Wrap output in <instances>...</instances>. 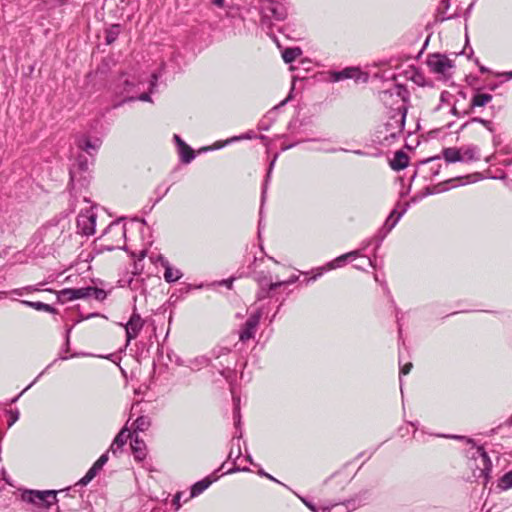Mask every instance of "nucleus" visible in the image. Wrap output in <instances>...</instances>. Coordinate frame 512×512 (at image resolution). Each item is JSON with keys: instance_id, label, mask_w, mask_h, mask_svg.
Wrapping results in <instances>:
<instances>
[{"instance_id": "obj_5", "label": "nucleus", "mask_w": 512, "mask_h": 512, "mask_svg": "<svg viewBox=\"0 0 512 512\" xmlns=\"http://www.w3.org/2000/svg\"><path fill=\"white\" fill-rule=\"evenodd\" d=\"M56 495V491L53 490H27L22 493L21 498L24 502L32 503L39 507L50 508L53 504L57 502Z\"/></svg>"}, {"instance_id": "obj_43", "label": "nucleus", "mask_w": 512, "mask_h": 512, "mask_svg": "<svg viewBox=\"0 0 512 512\" xmlns=\"http://www.w3.org/2000/svg\"><path fill=\"white\" fill-rule=\"evenodd\" d=\"M24 291H26V292H34V291H40V289L37 286H27V287L20 288V289H14L12 291V293H14L16 295H23Z\"/></svg>"}, {"instance_id": "obj_11", "label": "nucleus", "mask_w": 512, "mask_h": 512, "mask_svg": "<svg viewBox=\"0 0 512 512\" xmlns=\"http://www.w3.org/2000/svg\"><path fill=\"white\" fill-rule=\"evenodd\" d=\"M406 210H403L402 212L398 213L396 217L394 218L395 214L397 213L396 210H393L387 220L385 221L383 227L380 229L379 233L381 234L379 238V242H381L386 235L395 227L397 222L400 220V218L403 216Z\"/></svg>"}, {"instance_id": "obj_54", "label": "nucleus", "mask_w": 512, "mask_h": 512, "mask_svg": "<svg viewBox=\"0 0 512 512\" xmlns=\"http://www.w3.org/2000/svg\"><path fill=\"white\" fill-rule=\"evenodd\" d=\"M151 81H150V92H153L154 88L156 87L157 85V81H158V78H159V74L157 73H153L152 76H151Z\"/></svg>"}, {"instance_id": "obj_21", "label": "nucleus", "mask_w": 512, "mask_h": 512, "mask_svg": "<svg viewBox=\"0 0 512 512\" xmlns=\"http://www.w3.org/2000/svg\"><path fill=\"white\" fill-rule=\"evenodd\" d=\"M442 155L447 163L462 162V151L460 148L449 147L442 151Z\"/></svg>"}, {"instance_id": "obj_42", "label": "nucleus", "mask_w": 512, "mask_h": 512, "mask_svg": "<svg viewBox=\"0 0 512 512\" xmlns=\"http://www.w3.org/2000/svg\"><path fill=\"white\" fill-rule=\"evenodd\" d=\"M301 501L313 512H320L319 509L310 501L306 500L305 498H301ZM336 505H332L331 507H323L321 508V512H326L327 510L335 508Z\"/></svg>"}, {"instance_id": "obj_44", "label": "nucleus", "mask_w": 512, "mask_h": 512, "mask_svg": "<svg viewBox=\"0 0 512 512\" xmlns=\"http://www.w3.org/2000/svg\"><path fill=\"white\" fill-rule=\"evenodd\" d=\"M272 290H269L268 288H259V291L257 292V300L261 301L268 297H270V292Z\"/></svg>"}, {"instance_id": "obj_34", "label": "nucleus", "mask_w": 512, "mask_h": 512, "mask_svg": "<svg viewBox=\"0 0 512 512\" xmlns=\"http://www.w3.org/2000/svg\"><path fill=\"white\" fill-rule=\"evenodd\" d=\"M275 161H276V157L270 162L269 169H268V172H267V175H266V179H265L264 184H263L262 195H261V202L262 203H264V200H265V197H266L268 181L270 179L271 172H272V169H273ZM262 206H263V204H261V207ZM260 215H262V208L260 209Z\"/></svg>"}, {"instance_id": "obj_13", "label": "nucleus", "mask_w": 512, "mask_h": 512, "mask_svg": "<svg viewBox=\"0 0 512 512\" xmlns=\"http://www.w3.org/2000/svg\"><path fill=\"white\" fill-rule=\"evenodd\" d=\"M131 449L135 460L142 461L146 457V445L145 442L138 436L131 438Z\"/></svg>"}, {"instance_id": "obj_1", "label": "nucleus", "mask_w": 512, "mask_h": 512, "mask_svg": "<svg viewBox=\"0 0 512 512\" xmlns=\"http://www.w3.org/2000/svg\"><path fill=\"white\" fill-rule=\"evenodd\" d=\"M394 93L397 95V97L401 98L402 103L395 109H391L389 118L384 124L383 129L378 131L380 135V143L386 146L390 145L402 134L407 114V107L405 106L404 102L408 98V90L403 86L396 85L394 90L384 91L383 95L392 96Z\"/></svg>"}, {"instance_id": "obj_50", "label": "nucleus", "mask_w": 512, "mask_h": 512, "mask_svg": "<svg viewBox=\"0 0 512 512\" xmlns=\"http://www.w3.org/2000/svg\"><path fill=\"white\" fill-rule=\"evenodd\" d=\"M298 279H299L298 275H292L287 280L278 281V283H281V286L291 285V284H294L295 282H297Z\"/></svg>"}, {"instance_id": "obj_30", "label": "nucleus", "mask_w": 512, "mask_h": 512, "mask_svg": "<svg viewBox=\"0 0 512 512\" xmlns=\"http://www.w3.org/2000/svg\"><path fill=\"white\" fill-rule=\"evenodd\" d=\"M301 54L302 50L299 47L287 48L282 52V58L285 63H292Z\"/></svg>"}, {"instance_id": "obj_10", "label": "nucleus", "mask_w": 512, "mask_h": 512, "mask_svg": "<svg viewBox=\"0 0 512 512\" xmlns=\"http://www.w3.org/2000/svg\"><path fill=\"white\" fill-rule=\"evenodd\" d=\"M217 479H218V476H215V477L208 476V477L196 482L195 484H193L191 487L190 495L188 498L185 499V501H188L189 499L199 496Z\"/></svg>"}, {"instance_id": "obj_20", "label": "nucleus", "mask_w": 512, "mask_h": 512, "mask_svg": "<svg viewBox=\"0 0 512 512\" xmlns=\"http://www.w3.org/2000/svg\"><path fill=\"white\" fill-rule=\"evenodd\" d=\"M366 495L367 492L365 491L343 502L342 505L346 508L344 512H350L360 507L367 499Z\"/></svg>"}, {"instance_id": "obj_57", "label": "nucleus", "mask_w": 512, "mask_h": 512, "mask_svg": "<svg viewBox=\"0 0 512 512\" xmlns=\"http://www.w3.org/2000/svg\"><path fill=\"white\" fill-rule=\"evenodd\" d=\"M448 437L449 438H453V439H457V440H464L467 443L472 444L473 446H475L474 441L472 439H470V438L465 437V436L451 435V436H448Z\"/></svg>"}, {"instance_id": "obj_12", "label": "nucleus", "mask_w": 512, "mask_h": 512, "mask_svg": "<svg viewBox=\"0 0 512 512\" xmlns=\"http://www.w3.org/2000/svg\"><path fill=\"white\" fill-rule=\"evenodd\" d=\"M76 143L79 149L91 154L98 150L101 141L99 139L91 140L88 136L82 135L77 139Z\"/></svg>"}, {"instance_id": "obj_17", "label": "nucleus", "mask_w": 512, "mask_h": 512, "mask_svg": "<svg viewBox=\"0 0 512 512\" xmlns=\"http://www.w3.org/2000/svg\"><path fill=\"white\" fill-rule=\"evenodd\" d=\"M409 157L408 155L399 150L394 154L393 159L390 161V166L395 171H400L408 166Z\"/></svg>"}, {"instance_id": "obj_52", "label": "nucleus", "mask_w": 512, "mask_h": 512, "mask_svg": "<svg viewBox=\"0 0 512 512\" xmlns=\"http://www.w3.org/2000/svg\"><path fill=\"white\" fill-rule=\"evenodd\" d=\"M258 475L261 476V477H266L267 479L271 480V481H274V482H277V483H280V481H278L276 478H274L272 475L268 474L267 472H265L262 468H260L258 470Z\"/></svg>"}, {"instance_id": "obj_4", "label": "nucleus", "mask_w": 512, "mask_h": 512, "mask_svg": "<svg viewBox=\"0 0 512 512\" xmlns=\"http://www.w3.org/2000/svg\"><path fill=\"white\" fill-rule=\"evenodd\" d=\"M110 237L114 238V242L104 245V249L112 251L114 249L123 248L124 241L126 238V227L121 225L119 221L112 222L104 231L101 239L104 242H109Z\"/></svg>"}, {"instance_id": "obj_32", "label": "nucleus", "mask_w": 512, "mask_h": 512, "mask_svg": "<svg viewBox=\"0 0 512 512\" xmlns=\"http://www.w3.org/2000/svg\"><path fill=\"white\" fill-rule=\"evenodd\" d=\"M121 31V26L119 24H113L106 30L105 40L106 43L112 44L118 37Z\"/></svg>"}, {"instance_id": "obj_51", "label": "nucleus", "mask_w": 512, "mask_h": 512, "mask_svg": "<svg viewBox=\"0 0 512 512\" xmlns=\"http://www.w3.org/2000/svg\"><path fill=\"white\" fill-rule=\"evenodd\" d=\"M241 456V449H240V446L238 445V449H237V452L234 453L233 449L230 450L229 454H228V459L229 460H236L238 459L239 457Z\"/></svg>"}, {"instance_id": "obj_62", "label": "nucleus", "mask_w": 512, "mask_h": 512, "mask_svg": "<svg viewBox=\"0 0 512 512\" xmlns=\"http://www.w3.org/2000/svg\"><path fill=\"white\" fill-rule=\"evenodd\" d=\"M110 451L108 450L107 452L103 453L97 460V462H99L102 466H104L107 461H108V453Z\"/></svg>"}, {"instance_id": "obj_29", "label": "nucleus", "mask_w": 512, "mask_h": 512, "mask_svg": "<svg viewBox=\"0 0 512 512\" xmlns=\"http://www.w3.org/2000/svg\"><path fill=\"white\" fill-rule=\"evenodd\" d=\"M65 223L49 224L43 228L44 235L47 238L53 237L56 234H62L65 230Z\"/></svg>"}, {"instance_id": "obj_56", "label": "nucleus", "mask_w": 512, "mask_h": 512, "mask_svg": "<svg viewBox=\"0 0 512 512\" xmlns=\"http://www.w3.org/2000/svg\"><path fill=\"white\" fill-rule=\"evenodd\" d=\"M239 471H242V472H250V469H249L248 467L240 468V467L234 466L233 468L229 469V470L226 472V474H232V473L239 472Z\"/></svg>"}, {"instance_id": "obj_48", "label": "nucleus", "mask_w": 512, "mask_h": 512, "mask_svg": "<svg viewBox=\"0 0 512 512\" xmlns=\"http://www.w3.org/2000/svg\"><path fill=\"white\" fill-rule=\"evenodd\" d=\"M78 168L79 170L81 171H87L88 170V163H87V159L83 156H79L78 158Z\"/></svg>"}, {"instance_id": "obj_6", "label": "nucleus", "mask_w": 512, "mask_h": 512, "mask_svg": "<svg viewBox=\"0 0 512 512\" xmlns=\"http://www.w3.org/2000/svg\"><path fill=\"white\" fill-rule=\"evenodd\" d=\"M429 69L436 74L446 76L448 71L453 67L452 61L445 55L432 54L427 59Z\"/></svg>"}, {"instance_id": "obj_18", "label": "nucleus", "mask_w": 512, "mask_h": 512, "mask_svg": "<svg viewBox=\"0 0 512 512\" xmlns=\"http://www.w3.org/2000/svg\"><path fill=\"white\" fill-rule=\"evenodd\" d=\"M254 280L257 282L259 288H268L269 290H275L281 287V283L272 282L271 277L264 274L263 272L256 273L254 276Z\"/></svg>"}, {"instance_id": "obj_2", "label": "nucleus", "mask_w": 512, "mask_h": 512, "mask_svg": "<svg viewBox=\"0 0 512 512\" xmlns=\"http://www.w3.org/2000/svg\"><path fill=\"white\" fill-rule=\"evenodd\" d=\"M261 26L263 29L270 30L273 21L280 22L286 19L287 9L281 2L275 0H261Z\"/></svg>"}, {"instance_id": "obj_59", "label": "nucleus", "mask_w": 512, "mask_h": 512, "mask_svg": "<svg viewBox=\"0 0 512 512\" xmlns=\"http://www.w3.org/2000/svg\"><path fill=\"white\" fill-rule=\"evenodd\" d=\"M481 124H482L483 126H485V127H486V129H487L489 132H491V133H493V132H494V127H493V124H492V122H491V121L486 120V119H483V121L481 122Z\"/></svg>"}, {"instance_id": "obj_45", "label": "nucleus", "mask_w": 512, "mask_h": 512, "mask_svg": "<svg viewBox=\"0 0 512 512\" xmlns=\"http://www.w3.org/2000/svg\"><path fill=\"white\" fill-rule=\"evenodd\" d=\"M8 413L10 416V420L8 422V427H11L19 419L20 413L17 409L10 410V411H8Z\"/></svg>"}, {"instance_id": "obj_33", "label": "nucleus", "mask_w": 512, "mask_h": 512, "mask_svg": "<svg viewBox=\"0 0 512 512\" xmlns=\"http://www.w3.org/2000/svg\"><path fill=\"white\" fill-rule=\"evenodd\" d=\"M150 425L151 420L148 416H139L134 422L135 431L144 432L150 427Z\"/></svg>"}, {"instance_id": "obj_9", "label": "nucleus", "mask_w": 512, "mask_h": 512, "mask_svg": "<svg viewBox=\"0 0 512 512\" xmlns=\"http://www.w3.org/2000/svg\"><path fill=\"white\" fill-rule=\"evenodd\" d=\"M96 227V214L92 211L86 210L85 213L81 212L77 217L78 232L85 236H90L95 233Z\"/></svg>"}, {"instance_id": "obj_7", "label": "nucleus", "mask_w": 512, "mask_h": 512, "mask_svg": "<svg viewBox=\"0 0 512 512\" xmlns=\"http://www.w3.org/2000/svg\"><path fill=\"white\" fill-rule=\"evenodd\" d=\"M262 317V311L258 309L256 312L252 313L244 325L242 326L240 333H239V339L242 342H246L252 338H254L257 327L259 325L260 319Z\"/></svg>"}, {"instance_id": "obj_36", "label": "nucleus", "mask_w": 512, "mask_h": 512, "mask_svg": "<svg viewBox=\"0 0 512 512\" xmlns=\"http://www.w3.org/2000/svg\"><path fill=\"white\" fill-rule=\"evenodd\" d=\"M72 289V299H84L89 298V286L81 287V288H71Z\"/></svg>"}, {"instance_id": "obj_26", "label": "nucleus", "mask_w": 512, "mask_h": 512, "mask_svg": "<svg viewBox=\"0 0 512 512\" xmlns=\"http://www.w3.org/2000/svg\"><path fill=\"white\" fill-rule=\"evenodd\" d=\"M498 492L507 491L512 489V470L504 473L496 483V488Z\"/></svg>"}, {"instance_id": "obj_37", "label": "nucleus", "mask_w": 512, "mask_h": 512, "mask_svg": "<svg viewBox=\"0 0 512 512\" xmlns=\"http://www.w3.org/2000/svg\"><path fill=\"white\" fill-rule=\"evenodd\" d=\"M89 290V298L93 297L98 301H103L107 297L106 291L101 288L89 286Z\"/></svg>"}, {"instance_id": "obj_53", "label": "nucleus", "mask_w": 512, "mask_h": 512, "mask_svg": "<svg viewBox=\"0 0 512 512\" xmlns=\"http://www.w3.org/2000/svg\"><path fill=\"white\" fill-rule=\"evenodd\" d=\"M325 270H326V269H325V267H324V268L319 269V271H318V273H317V274H315L314 276H312V277H310V278H308V279H306V280H305V284L307 285V284H309L310 282L315 281L317 278H319L320 276H322V274H323V272H324Z\"/></svg>"}, {"instance_id": "obj_38", "label": "nucleus", "mask_w": 512, "mask_h": 512, "mask_svg": "<svg viewBox=\"0 0 512 512\" xmlns=\"http://www.w3.org/2000/svg\"><path fill=\"white\" fill-rule=\"evenodd\" d=\"M233 394V401H234V420H235V426L238 427L240 424V398L235 396L234 392Z\"/></svg>"}, {"instance_id": "obj_23", "label": "nucleus", "mask_w": 512, "mask_h": 512, "mask_svg": "<svg viewBox=\"0 0 512 512\" xmlns=\"http://www.w3.org/2000/svg\"><path fill=\"white\" fill-rule=\"evenodd\" d=\"M20 303L27 307L33 308L37 311H44V312L51 313V314L57 313V310L53 306L43 303V302H40V301L21 300Z\"/></svg>"}, {"instance_id": "obj_16", "label": "nucleus", "mask_w": 512, "mask_h": 512, "mask_svg": "<svg viewBox=\"0 0 512 512\" xmlns=\"http://www.w3.org/2000/svg\"><path fill=\"white\" fill-rule=\"evenodd\" d=\"M358 255H359V251H351L346 254H343V255L335 258L333 261L329 262L326 265L325 269L331 270V269L342 267L346 263L347 260H354L357 258Z\"/></svg>"}, {"instance_id": "obj_3", "label": "nucleus", "mask_w": 512, "mask_h": 512, "mask_svg": "<svg viewBox=\"0 0 512 512\" xmlns=\"http://www.w3.org/2000/svg\"><path fill=\"white\" fill-rule=\"evenodd\" d=\"M472 463L470 468L473 470V475L477 479H483V484L486 485L491 479L492 462L483 447L478 446L474 448L471 453Z\"/></svg>"}, {"instance_id": "obj_46", "label": "nucleus", "mask_w": 512, "mask_h": 512, "mask_svg": "<svg viewBox=\"0 0 512 512\" xmlns=\"http://www.w3.org/2000/svg\"><path fill=\"white\" fill-rule=\"evenodd\" d=\"M453 180L454 179H449V180L444 181L443 183H440V184L434 186V192L441 193V192L448 190V187L446 186V184L452 182Z\"/></svg>"}, {"instance_id": "obj_60", "label": "nucleus", "mask_w": 512, "mask_h": 512, "mask_svg": "<svg viewBox=\"0 0 512 512\" xmlns=\"http://www.w3.org/2000/svg\"><path fill=\"white\" fill-rule=\"evenodd\" d=\"M481 124H482L483 126H485V127H486V129H487L489 132H491V133H493V132H494V127H493V124H492V122H491V121L486 120V119H483V121L481 122Z\"/></svg>"}, {"instance_id": "obj_31", "label": "nucleus", "mask_w": 512, "mask_h": 512, "mask_svg": "<svg viewBox=\"0 0 512 512\" xmlns=\"http://www.w3.org/2000/svg\"><path fill=\"white\" fill-rule=\"evenodd\" d=\"M181 161L185 164L190 163L195 158L194 150L189 145H184L178 149Z\"/></svg>"}, {"instance_id": "obj_39", "label": "nucleus", "mask_w": 512, "mask_h": 512, "mask_svg": "<svg viewBox=\"0 0 512 512\" xmlns=\"http://www.w3.org/2000/svg\"><path fill=\"white\" fill-rule=\"evenodd\" d=\"M72 289L71 288H65L59 292H57V299L61 303H65L68 301H72Z\"/></svg>"}, {"instance_id": "obj_63", "label": "nucleus", "mask_w": 512, "mask_h": 512, "mask_svg": "<svg viewBox=\"0 0 512 512\" xmlns=\"http://www.w3.org/2000/svg\"><path fill=\"white\" fill-rule=\"evenodd\" d=\"M174 139H175V142L177 143L178 149L182 148L184 145H186V143L176 134L174 135Z\"/></svg>"}, {"instance_id": "obj_55", "label": "nucleus", "mask_w": 512, "mask_h": 512, "mask_svg": "<svg viewBox=\"0 0 512 512\" xmlns=\"http://www.w3.org/2000/svg\"><path fill=\"white\" fill-rule=\"evenodd\" d=\"M412 367H413V365H412L411 362H409V363L405 364L404 366H402L401 369H400V376L401 375H407L410 372V370L412 369Z\"/></svg>"}, {"instance_id": "obj_47", "label": "nucleus", "mask_w": 512, "mask_h": 512, "mask_svg": "<svg viewBox=\"0 0 512 512\" xmlns=\"http://www.w3.org/2000/svg\"><path fill=\"white\" fill-rule=\"evenodd\" d=\"M43 372L40 373L36 379L30 383L20 394H18L16 397H14L12 400H11V403H15L16 401H18V399L23 395V393H25L28 389H30L32 387V385H34V383L42 376Z\"/></svg>"}, {"instance_id": "obj_8", "label": "nucleus", "mask_w": 512, "mask_h": 512, "mask_svg": "<svg viewBox=\"0 0 512 512\" xmlns=\"http://www.w3.org/2000/svg\"><path fill=\"white\" fill-rule=\"evenodd\" d=\"M121 325L123 326V324ZM144 325L145 321L142 319L140 314L136 312V308H134V312L130 316L128 322L124 325L127 345L130 343L131 340L138 337Z\"/></svg>"}, {"instance_id": "obj_58", "label": "nucleus", "mask_w": 512, "mask_h": 512, "mask_svg": "<svg viewBox=\"0 0 512 512\" xmlns=\"http://www.w3.org/2000/svg\"><path fill=\"white\" fill-rule=\"evenodd\" d=\"M481 124H482L483 126H485V127H486V129H487L489 132H491V133H493V132H494V127H493V124H492V122H491V121L486 120V119H483V121L481 122Z\"/></svg>"}, {"instance_id": "obj_19", "label": "nucleus", "mask_w": 512, "mask_h": 512, "mask_svg": "<svg viewBox=\"0 0 512 512\" xmlns=\"http://www.w3.org/2000/svg\"><path fill=\"white\" fill-rule=\"evenodd\" d=\"M492 95L488 93H477L475 94L470 103V109L465 112V114H469L473 111L475 107H483L487 103H489L492 100Z\"/></svg>"}, {"instance_id": "obj_15", "label": "nucleus", "mask_w": 512, "mask_h": 512, "mask_svg": "<svg viewBox=\"0 0 512 512\" xmlns=\"http://www.w3.org/2000/svg\"><path fill=\"white\" fill-rule=\"evenodd\" d=\"M161 264L165 268L164 279L168 283L178 281L182 277V273L178 269H174L170 266L168 260L161 257Z\"/></svg>"}, {"instance_id": "obj_25", "label": "nucleus", "mask_w": 512, "mask_h": 512, "mask_svg": "<svg viewBox=\"0 0 512 512\" xmlns=\"http://www.w3.org/2000/svg\"><path fill=\"white\" fill-rule=\"evenodd\" d=\"M460 150L462 151V162L479 160V148L476 145L461 147Z\"/></svg>"}, {"instance_id": "obj_14", "label": "nucleus", "mask_w": 512, "mask_h": 512, "mask_svg": "<svg viewBox=\"0 0 512 512\" xmlns=\"http://www.w3.org/2000/svg\"><path fill=\"white\" fill-rule=\"evenodd\" d=\"M360 75V70L355 67H347L341 71H335L332 73V79L333 81H341L345 79H358V76Z\"/></svg>"}, {"instance_id": "obj_64", "label": "nucleus", "mask_w": 512, "mask_h": 512, "mask_svg": "<svg viewBox=\"0 0 512 512\" xmlns=\"http://www.w3.org/2000/svg\"><path fill=\"white\" fill-rule=\"evenodd\" d=\"M492 142L495 147H498L502 142L500 135H493Z\"/></svg>"}, {"instance_id": "obj_27", "label": "nucleus", "mask_w": 512, "mask_h": 512, "mask_svg": "<svg viewBox=\"0 0 512 512\" xmlns=\"http://www.w3.org/2000/svg\"><path fill=\"white\" fill-rule=\"evenodd\" d=\"M449 7H450V0H442L440 2L439 8H438L437 21L443 22V21H446L449 19L459 17V13L457 11L455 13H453L452 15L445 16L444 14L449 9Z\"/></svg>"}, {"instance_id": "obj_24", "label": "nucleus", "mask_w": 512, "mask_h": 512, "mask_svg": "<svg viewBox=\"0 0 512 512\" xmlns=\"http://www.w3.org/2000/svg\"><path fill=\"white\" fill-rule=\"evenodd\" d=\"M134 87L135 83L127 78H124V75H122L118 80L116 93L120 95L127 94V96H130L129 94L133 91Z\"/></svg>"}, {"instance_id": "obj_35", "label": "nucleus", "mask_w": 512, "mask_h": 512, "mask_svg": "<svg viewBox=\"0 0 512 512\" xmlns=\"http://www.w3.org/2000/svg\"><path fill=\"white\" fill-rule=\"evenodd\" d=\"M134 100L150 102L151 101V97H150L149 93H142L138 97L126 96L122 101H120L119 103L114 104V108H117V107L121 106L125 102H130V101H134Z\"/></svg>"}, {"instance_id": "obj_41", "label": "nucleus", "mask_w": 512, "mask_h": 512, "mask_svg": "<svg viewBox=\"0 0 512 512\" xmlns=\"http://www.w3.org/2000/svg\"><path fill=\"white\" fill-rule=\"evenodd\" d=\"M212 356L215 359H219L230 354V349L226 347H217L212 350Z\"/></svg>"}, {"instance_id": "obj_28", "label": "nucleus", "mask_w": 512, "mask_h": 512, "mask_svg": "<svg viewBox=\"0 0 512 512\" xmlns=\"http://www.w3.org/2000/svg\"><path fill=\"white\" fill-rule=\"evenodd\" d=\"M210 364V359L206 356H197L193 359L188 360L186 366L190 369L197 371L202 367H206Z\"/></svg>"}, {"instance_id": "obj_49", "label": "nucleus", "mask_w": 512, "mask_h": 512, "mask_svg": "<svg viewBox=\"0 0 512 512\" xmlns=\"http://www.w3.org/2000/svg\"><path fill=\"white\" fill-rule=\"evenodd\" d=\"M183 494H184L183 492H177L173 498L172 502H173V505H174L176 511L179 510L181 507L180 500H181Z\"/></svg>"}, {"instance_id": "obj_61", "label": "nucleus", "mask_w": 512, "mask_h": 512, "mask_svg": "<svg viewBox=\"0 0 512 512\" xmlns=\"http://www.w3.org/2000/svg\"><path fill=\"white\" fill-rule=\"evenodd\" d=\"M481 124H482L483 126H485V127H486V129H487L489 132H491V133H493V132H494V127H493V124H492V122H491V121L486 120V119H483V121L481 122Z\"/></svg>"}, {"instance_id": "obj_40", "label": "nucleus", "mask_w": 512, "mask_h": 512, "mask_svg": "<svg viewBox=\"0 0 512 512\" xmlns=\"http://www.w3.org/2000/svg\"><path fill=\"white\" fill-rule=\"evenodd\" d=\"M98 474L93 468H90L87 473L79 480L78 485L85 486Z\"/></svg>"}, {"instance_id": "obj_22", "label": "nucleus", "mask_w": 512, "mask_h": 512, "mask_svg": "<svg viewBox=\"0 0 512 512\" xmlns=\"http://www.w3.org/2000/svg\"><path fill=\"white\" fill-rule=\"evenodd\" d=\"M130 434H127L126 429H122L114 438L109 451L112 452L114 455L117 453L118 450H121L122 447L127 442V439Z\"/></svg>"}]
</instances>
